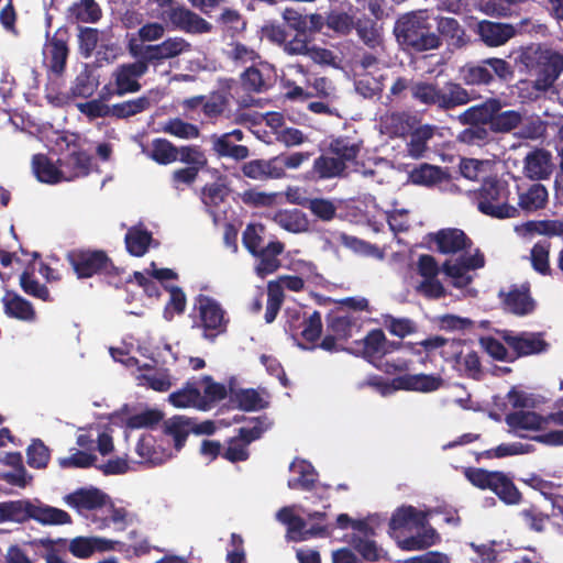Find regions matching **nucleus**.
Returning <instances> with one entry per match:
<instances>
[{
  "instance_id": "f257e3e1",
  "label": "nucleus",
  "mask_w": 563,
  "mask_h": 563,
  "mask_svg": "<svg viewBox=\"0 0 563 563\" xmlns=\"http://www.w3.org/2000/svg\"><path fill=\"white\" fill-rule=\"evenodd\" d=\"M406 91H410L412 100L417 103L443 112L466 106L476 98L462 84L454 80H446L440 86L435 81L413 80L406 77L395 79L389 95L401 99L406 97Z\"/></svg>"
},
{
  "instance_id": "f03ea898",
  "label": "nucleus",
  "mask_w": 563,
  "mask_h": 563,
  "mask_svg": "<svg viewBox=\"0 0 563 563\" xmlns=\"http://www.w3.org/2000/svg\"><path fill=\"white\" fill-rule=\"evenodd\" d=\"M394 34L402 47L416 53L438 49L443 44L424 11L401 15L395 23Z\"/></svg>"
},
{
  "instance_id": "7ed1b4c3",
  "label": "nucleus",
  "mask_w": 563,
  "mask_h": 563,
  "mask_svg": "<svg viewBox=\"0 0 563 563\" xmlns=\"http://www.w3.org/2000/svg\"><path fill=\"white\" fill-rule=\"evenodd\" d=\"M428 512L417 509L411 505L398 507L389 520V530L421 529L416 536H410L399 541V545L406 551H419L428 549L440 541V536L428 522Z\"/></svg>"
},
{
  "instance_id": "20e7f679",
  "label": "nucleus",
  "mask_w": 563,
  "mask_h": 563,
  "mask_svg": "<svg viewBox=\"0 0 563 563\" xmlns=\"http://www.w3.org/2000/svg\"><path fill=\"white\" fill-rule=\"evenodd\" d=\"M517 63L521 71L537 79V85L550 89L563 73V53L542 45L522 49Z\"/></svg>"
},
{
  "instance_id": "39448f33",
  "label": "nucleus",
  "mask_w": 563,
  "mask_h": 563,
  "mask_svg": "<svg viewBox=\"0 0 563 563\" xmlns=\"http://www.w3.org/2000/svg\"><path fill=\"white\" fill-rule=\"evenodd\" d=\"M509 197L508 183L496 177L484 179L475 192L478 211L495 219H510L520 216L519 209L508 202Z\"/></svg>"
},
{
  "instance_id": "423d86ee",
  "label": "nucleus",
  "mask_w": 563,
  "mask_h": 563,
  "mask_svg": "<svg viewBox=\"0 0 563 563\" xmlns=\"http://www.w3.org/2000/svg\"><path fill=\"white\" fill-rule=\"evenodd\" d=\"M460 76L466 86H492L496 81L508 82L515 76L509 62L499 57H487L468 62L460 68Z\"/></svg>"
},
{
  "instance_id": "0eeeda50",
  "label": "nucleus",
  "mask_w": 563,
  "mask_h": 563,
  "mask_svg": "<svg viewBox=\"0 0 563 563\" xmlns=\"http://www.w3.org/2000/svg\"><path fill=\"white\" fill-rule=\"evenodd\" d=\"M442 384L443 379L440 376L429 374H405L402 376L395 377L391 380V384L386 382L384 377L373 374L366 379L358 382L357 389L373 387L382 395L389 394L391 389L430 393L438 390Z\"/></svg>"
},
{
  "instance_id": "6e6552de",
  "label": "nucleus",
  "mask_w": 563,
  "mask_h": 563,
  "mask_svg": "<svg viewBox=\"0 0 563 563\" xmlns=\"http://www.w3.org/2000/svg\"><path fill=\"white\" fill-rule=\"evenodd\" d=\"M465 475L474 486L494 492L506 505H519L522 500L521 492L504 472L468 468Z\"/></svg>"
},
{
  "instance_id": "1a4fd4ad",
  "label": "nucleus",
  "mask_w": 563,
  "mask_h": 563,
  "mask_svg": "<svg viewBox=\"0 0 563 563\" xmlns=\"http://www.w3.org/2000/svg\"><path fill=\"white\" fill-rule=\"evenodd\" d=\"M66 261L78 279L111 275L117 271L113 261L103 250L74 249L67 252Z\"/></svg>"
},
{
  "instance_id": "9d476101",
  "label": "nucleus",
  "mask_w": 563,
  "mask_h": 563,
  "mask_svg": "<svg viewBox=\"0 0 563 563\" xmlns=\"http://www.w3.org/2000/svg\"><path fill=\"white\" fill-rule=\"evenodd\" d=\"M198 310L199 328L203 330V338L213 341L228 330L230 318L220 302L207 295H198L195 299Z\"/></svg>"
},
{
  "instance_id": "9b49d317",
  "label": "nucleus",
  "mask_w": 563,
  "mask_h": 563,
  "mask_svg": "<svg viewBox=\"0 0 563 563\" xmlns=\"http://www.w3.org/2000/svg\"><path fill=\"white\" fill-rule=\"evenodd\" d=\"M190 44L183 37H168L161 44L141 45L134 40L128 44L129 53L133 57H141L150 66L157 65L164 59H169L189 51Z\"/></svg>"
},
{
  "instance_id": "f8f14e48",
  "label": "nucleus",
  "mask_w": 563,
  "mask_h": 563,
  "mask_svg": "<svg viewBox=\"0 0 563 563\" xmlns=\"http://www.w3.org/2000/svg\"><path fill=\"white\" fill-rule=\"evenodd\" d=\"M133 63H124L113 70V95L122 97L141 90L140 79L147 73L148 66L141 57H135Z\"/></svg>"
},
{
  "instance_id": "ddd939ff",
  "label": "nucleus",
  "mask_w": 563,
  "mask_h": 563,
  "mask_svg": "<svg viewBox=\"0 0 563 563\" xmlns=\"http://www.w3.org/2000/svg\"><path fill=\"white\" fill-rule=\"evenodd\" d=\"M500 335L503 341L512 350L515 361L519 357L545 352L549 347V343L540 332H521L516 334L510 330H504L500 332Z\"/></svg>"
},
{
  "instance_id": "4468645a",
  "label": "nucleus",
  "mask_w": 563,
  "mask_h": 563,
  "mask_svg": "<svg viewBox=\"0 0 563 563\" xmlns=\"http://www.w3.org/2000/svg\"><path fill=\"white\" fill-rule=\"evenodd\" d=\"M46 47L49 54V68L56 74L64 73L69 56L68 42L70 33L67 26L58 27L55 33L49 37V32H46Z\"/></svg>"
},
{
  "instance_id": "2eb2a0df",
  "label": "nucleus",
  "mask_w": 563,
  "mask_h": 563,
  "mask_svg": "<svg viewBox=\"0 0 563 563\" xmlns=\"http://www.w3.org/2000/svg\"><path fill=\"white\" fill-rule=\"evenodd\" d=\"M476 33L487 47H499L511 40L517 30L509 23L482 20L477 23Z\"/></svg>"
},
{
  "instance_id": "dca6fc26",
  "label": "nucleus",
  "mask_w": 563,
  "mask_h": 563,
  "mask_svg": "<svg viewBox=\"0 0 563 563\" xmlns=\"http://www.w3.org/2000/svg\"><path fill=\"white\" fill-rule=\"evenodd\" d=\"M430 239L437 244V250L441 254H456L470 250L473 245L465 232L456 228L441 229L431 233Z\"/></svg>"
},
{
  "instance_id": "f3484780",
  "label": "nucleus",
  "mask_w": 563,
  "mask_h": 563,
  "mask_svg": "<svg viewBox=\"0 0 563 563\" xmlns=\"http://www.w3.org/2000/svg\"><path fill=\"white\" fill-rule=\"evenodd\" d=\"M285 251V244L278 240L269 241L265 246L252 255L256 260L254 272L257 277L265 278L268 275L277 272L282 262L279 256Z\"/></svg>"
},
{
  "instance_id": "a211bd4d",
  "label": "nucleus",
  "mask_w": 563,
  "mask_h": 563,
  "mask_svg": "<svg viewBox=\"0 0 563 563\" xmlns=\"http://www.w3.org/2000/svg\"><path fill=\"white\" fill-rule=\"evenodd\" d=\"M165 12L173 25L187 33L202 34L212 30L208 21L185 7H174Z\"/></svg>"
},
{
  "instance_id": "6ab92c4d",
  "label": "nucleus",
  "mask_w": 563,
  "mask_h": 563,
  "mask_svg": "<svg viewBox=\"0 0 563 563\" xmlns=\"http://www.w3.org/2000/svg\"><path fill=\"white\" fill-rule=\"evenodd\" d=\"M501 109V100L496 97H490L482 103L467 108L457 119L460 123H479L490 128L495 113Z\"/></svg>"
},
{
  "instance_id": "aec40b11",
  "label": "nucleus",
  "mask_w": 563,
  "mask_h": 563,
  "mask_svg": "<svg viewBox=\"0 0 563 563\" xmlns=\"http://www.w3.org/2000/svg\"><path fill=\"white\" fill-rule=\"evenodd\" d=\"M102 16V9L96 0H76L66 11L67 20L78 25L96 24Z\"/></svg>"
},
{
  "instance_id": "412c9836",
  "label": "nucleus",
  "mask_w": 563,
  "mask_h": 563,
  "mask_svg": "<svg viewBox=\"0 0 563 563\" xmlns=\"http://www.w3.org/2000/svg\"><path fill=\"white\" fill-rule=\"evenodd\" d=\"M120 544L100 537H77L69 543V552L78 559H88L96 552H107L114 550V545Z\"/></svg>"
},
{
  "instance_id": "4be33fe9",
  "label": "nucleus",
  "mask_w": 563,
  "mask_h": 563,
  "mask_svg": "<svg viewBox=\"0 0 563 563\" xmlns=\"http://www.w3.org/2000/svg\"><path fill=\"white\" fill-rule=\"evenodd\" d=\"M1 302L3 305V311L8 317L24 322L35 321L36 311L32 302L23 298L18 292L13 290H7L1 299Z\"/></svg>"
},
{
  "instance_id": "5701e85b",
  "label": "nucleus",
  "mask_w": 563,
  "mask_h": 563,
  "mask_svg": "<svg viewBox=\"0 0 563 563\" xmlns=\"http://www.w3.org/2000/svg\"><path fill=\"white\" fill-rule=\"evenodd\" d=\"M108 495L96 487L78 488L77 490L68 494L65 500L68 506L77 510H95L103 507L107 504Z\"/></svg>"
},
{
  "instance_id": "b1692460",
  "label": "nucleus",
  "mask_w": 563,
  "mask_h": 563,
  "mask_svg": "<svg viewBox=\"0 0 563 563\" xmlns=\"http://www.w3.org/2000/svg\"><path fill=\"white\" fill-rule=\"evenodd\" d=\"M517 208L519 211L522 210L526 213H532L544 209L549 199L545 186L539 183L530 185L527 189H522L520 186H517Z\"/></svg>"
},
{
  "instance_id": "393cba45",
  "label": "nucleus",
  "mask_w": 563,
  "mask_h": 563,
  "mask_svg": "<svg viewBox=\"0 0 563 563\" xmlns=\"http://www.w3.org/2000/svg\"><path fill=\"white\" fill-rule=\"evenodd\" d=\"M525 173L530 179L541 180L550 177L553 170L552 156L545 150H534L525 158Z\"/></svg>"
},
{
  "instance_id": "a878e982",
  "label": "nucleus",
  "mask_w": 563,
  "mask_h": 563,
  "mask_svg": "<svg viewBox=\"0 0 563 563\" xmlns=\"http://www.w3.org/2000/svg\"><path fill=\"white\" fill-rule=\"evenodd\" d=\"M278 161H274V157L269 159L256 158L249 162H245L241 166L242 174L253 180L265 181L268 179H279L280 173L276 163Z\"/></svg>"
},
{
  "instance_id": "bb28decb",
  "label": "nucleus",
  "mask_w": 563,
  "mask_h": 563,
  "mask_svg": "<svg viewBox=\"0 0 563 563\" xmlns=\"http://www.w3.org/2000/svg\"><path fill=\"white\" fill-rule=\"evenodd\" d=\"M32 169L37 180L45 184H58L63 180H70L73 177H65L51 158L45 154H35L32 157Z\"/></svg>"
},
{
  "instance_id": "cd10ccee",
  "label": "nucleus",
  "mask_w": 563,
  "mask_h": 563,
  "mask_svg": "<svg viewBox=\"0 0 563 563\" xmlns=\"http://www.w3.org/2000/svg\"><path fill=\"white\" fill-rule=\"evenodd\" d=\"M505 307L517 316H526L533 312L536 302L530 295L528 286L518 288L514 286L504 298Z\"/></svg>"
},
{
  "instance_id": "c85d7f7f",
  "label": "nucleus",
  "mask_w": 563,
  "mask_h": 563,
  "mask_svg": "<svg viewBox=\"0 0 563 563\" xmlns=\"http://www.w3.org/2000/svg\"><path fill=\"white\" fill-rule=\"evenodd\" d=\"M505 421L515 431H540L547 428L545 416L534 411L517 410L507 413Z\"/></svg>"
},
{
  "instance_id": "c756f323",
  "label": "nucleus",
  "mask_w": 563,
  "mask_h": 563,
  "mask_svg": "<svg viewBox=\"0 0 563 563\" xmlns=\"http://www.w3.org/2000/svg\"><path fill=\"white\" fill-rule=\"evenodd\" d=\"M31 519L44 526H59L71 522L70 515L59 508L35 500L32 503Z\"/></svg>"
},
{
  "instance_id": "7c9ffc66",
  "label": "nucleus",
  "mask_w": 563,
  "mask_h": 563,
  "mask_svg": "<svg viewBox=\"0 0 563 563\" xmlns=\"http://www.w3.org/2000/svg\"><path fill=\"white\" fill-rule=\"evenodd\" d=\"M32 503L30 499L0 503V523L7 521L24 523L31 520Z\"/></svg>"
},
{
  "instance_id": "2f4dec72",
  "label": "nucleus",
  "mask_w": 563,
  "mask_h": 563,
  "mask_svg": "<svg viewBox=\"0 0 563 563\" xmlns=\"http://www.w3.org/2000/svg\"><path fill=\"white\" fill-rule=\"evenodd\" d=\"M361 147V141H355L350 136H339L330 142L329 152L347 167L350 163L356 161Z\"/></svg>"
},
{
  "instance_id": "473e14b6",
  "label": "nucleus",
  "mask_w": 563,
  "mask_h": 563,
  "mask_svg": "<svg viewBox=\"0 0 563 563\" xmlns=\"http://www.w3.org/2000/svg\"><path fill=\"white\" fill-rule=\"evenodd\" d=\"M191 430L192 419L184 416H174L164 421V433L173 439L176 451H180L184 448Z\"/></svg>"
},
{
  "instance_id": "72a5a7b5",
  "label": "nucleus",
  "mask_w": 563,
  "mask_h": 563,
  "mask_svg": "<svg viewBox=\"0 0 563 563\" xmlns=\"http://www.w3.org/2000/svg\"><path fill=\"white\" fill-rule=\"evenodd\" d=\"M353 550L360 554L362 563L366 562H390L387 552L378 547L377 542L360 536H353L351 540Z\"/></svg>"
},
{
  "instance_id": "f704fd0d",
  "label": "nucleus",
  "mask_w": 563,
  "mask_h": 563,
  "mask_svg": "<svg viewBox=\"0 0 563 563\" xmlns=\"http://www.w3.org/2000/svg\"><path fill=\"white\" fill-rule=\"evenodd\" d=\"M385 333L382 329L371 330L363 340L356 341L362 346L363 357L372 364L384 357Z\"/></svg>"
},
{
  "instance_id": "c9c22d12",
  "label": "nucleus",
  "mask_w": 563,
  "mask_h": 563,
  "mask_svg": "<svg viewBox=\"0 0 563 563\" xmlns=\"http://www.w3.org/2000/svg\"><path fill=\"white\" fill-rule=\"evenodd\" d=\"M446 177V173L441 167L428 163L420 164L409 173V179L412 184L427 187L441 184Z\"/></svg>"
},
{
  "instance_id": "e433bc0d",
  "label": "nucleus",
  "mask_w": 563,
  "mask_h": 563,
  "mask_svg": "<svg viewBox=\"0 0 563 563\" xmlns=\"http://www.w3.org/2000/svg\"><path fill=\"white\" fill-rule=\"evenodd\" d=\"M292 467L297 468L299 474L296 478H290L288 481V487L290 489H301L310 492L316 487V483L318 481V473L314 470L313 465L305 460H300L297 464L292 462L290 464V470Z\"/></svg>"
},
{
  "instance_id": "4c0bfd02",
  "label": "nucleus",
  "mask_w": 563,
  "mask_h": 563,
  "mask_svg": "<svg viewBox=\"0 0 563 563\" xmlns=\"http://www.w3.org/2000/svg\"><path fill=\"white\" fill-rule=\"evenodd\" d=\"M152 241V233L139 227L130 228L124 238L126 251L136 257L143 256L147 252Z\"/></svg>"
},
{
  "instance_id": "58836bf2",
  "label": "nucleus",
  "mask_w": 563,
  "mask_h": 563,
  "mask_svg": "<svg viewBox=\"0 0 563 563\" xmlns=\"http://www.w3.org/2000/svg\"><path fill=\"white\" fill-rule=\"evenodd\" d=\"M358 319L350 313L329 314L327 318V329L339 338L347 340L352 336L353 330L360 328Z\"/></svg>"
},
{
  "instance_id": "ea45409f",
  "label": "nucleus",
  "mask_w": 563,
  "mask_h": 563,
  "mask_svg": "<svg viewBox=\"0 0 563 563\" xmlns=\"http://www.w3.org/2000/svg\"><path fill=\"white\" fill-rule=\"evenodd\" d=\"M346 166L334 156L320 155L313 162L312 172L319 179L345 176Z\"/></svg>"
},
{
  "instance_id": "a19ab883",
  "label": "nucleus",
  "mask_w": 563,
  "mask_h": 563,
  "mask_svg": "<svg viewBox=\"0 0 563 563\" xmlns=\"http://www.w3.org/2000/svg\"><path fill=\"white\" fill-rule=\"evenodd\" d=\"M151 99L147 96H141L135 99L114 103L111 106V117L115 119H129L140 114L151 108Z\"/></svg>"
},
{
  "instance_id": "79ce46f5",
  "label": "nucleus",
  "mask_w": 563,
  "mask_h": 563,
  "mask_svg": "<svg viewBox=\"0 0 563 563\" xmlns=\"http://www.w3.org/2000/svg\"><path fill=\"white\" fill-rule=\"evenodd\" d=\"M439 36L442 38L445 37L452 42L457 47L464 46L466 41L465 30L462 27L460 22L451 16H440L437 23V31Z\"/></svg>"
},
{
  "instance_id": "37998d69",
  "label": "nucleus",
  "mask_w": 563,
  "mask_h": 563,
  "mask_svg": "<svg viewBox=\"0 0 563 563\" xmlns=\"http://www.w3.org/2000/svg\"><path fill=\"white\" fill-rule=\"evenodd\" d=\"M519 517L529 530L537 533H543L551 519L550 515L543 512L536 504H530L528 507L521 509Z\"/></svg>"
},
{
  "instance_id": "c03bdc74",
  "label": "nucleus",
  "mask_w": 563,
  "mask_h": 563,
  "mask_svg": "<svg viewBox=\"0 0 563 563\" xmlns=\"http://www.w3.org/2000/svg\"><path fill=\"white\" fill-rule=\"evenodd\" d=\"M19 284L24 294L46 302L53 301L48 288L37 280L33 269H24L20 275Z\"/></svg>"
},
{
  "instance_id": "a18cd8bd",
  "label": "nucleus",
  "mask_w": 563,
  "mask_h": 563,
  "mask_svg": "<svg viewBox=\"0 0 563 563\" xmlns=\"http://www.w3.org/2000/svg\"><path fill=\"white\" fill-rule=\"evenodd\" d=\"M229 194L228 187L223 183H212L207 184L202 188V197L201 200L203 205L207 207V210L213 219H217V212L213 210L219 207L225 199Z\"/></svg>"
},
{
  "instance_id": "49530a36",
  "label": "nucleus",
  "mask_w": 563,
  "mask_h": 563,
  "mask_svg": "<svg viewBox=\"0 0 563 563\" xmlns=\"http://www.w3.org/2000/svg\"><path fill=\"white\" fill-rule=\"evenodd\" d=\"M302 330L300 332L301 338L311 343V346H306L302 343H299L298 346L303 350H313L317 347L314 344L321 336L322 333V320L321 313L319 311H313L308 318L302 320Z\"/></svg>"
},
{
  "instance_id": "de8ad7c7",
  "label": "nucleus",
  "mask_w": 563,
  "mask_h": 563,
  "mask_svg": "<svg viewBox=\"0 0 563 563\" xmlns=\"http://www.w3.org/2000/svg\"><path fill=\"white\" fill-rule=\"evenodd\" d=\"M101 32L98 29L77 25V44L79 54L89 58L92 56L100 40Z\"/></svg>"
},
{
  "instance_id": "09e8293b",
  "label": "nucleus",
  "mask_w": 563,
  "mask_h": 563,
  "mask_svg": "<svg viewBox=\"0 0 563 563\" xmlns=\"http://www.w3.org/2000/svg\"><path fill=\"white\" fill-rule=\"evenodd\" d=\"M213 150L220 157H231L242 161L249 157L250 150L245 145H235L228 135H220L213 140Z\"/></svg>"
},
{
  "instance_id": "8fccbe9b",
  "label": "nucleus",
  "mask_w": 563,
  "mask_h": 563,
  "mask_svg": "<svg viewBox=\"0 0 563 563\" xmlns=\"http://www.w3.org/2000/svg\"><path fill=\"white\" fill-rule=\"evenodd\" d=\"M522 122V114L517 110H498L489 130L494 133H510Z\"/></svg>"
},
{
  "instance_id": "3c124183",
  "label": "nucleus",
  "mask_w": 563,
  "mask_h": 563,
  "mask_svg": "<svg viewBox=\"0 0 563 563\" xmlns=\"http://www.w3.org/2000/svg\"><path fill=\"white\" fill-rule=\"evenodd\" d=\"M98 87V80L93 77L92 73L85 68L80 71L73 81L69 95L73 98H89Z\"/></svg>"
},
{
  "instance_id": "603ef678",
  "label": "nucleus",
  "mask_w": 563,
  "mask_h": 563,
  "mask_svg": "<svg viewBox=\"0 0 563 563\" xmlns=\"http://www.w3.org/2000/svg\"><path fill=\"white\" fill-rule=\"evenodd\" d=\"M150 157L161 165H167L177 161L178 148L166 139H155Z\"/></svg>"
},
{
  "instance_id": "864d4df0",
  "label": "nucleus",
  "mask_w": 563,
  "mask_h": 563,
  "mask_svg": "<svg viewBox=\"0 0 563 563\" xmlns=\"http://www.w3.org/2000/svg\"><path fill=\"white\" fill-rule=\"evenodd\" d=\"M230 93L228 91H213L205 99L202 112L207 118L221 117L229 108Z\"/></svg>"
},
{
  "instance_id": "5fc2aeb1",
  "label": "nucleus",
  "mask_w": 563,
  "mask_h": 563,
  "mask_svg": "<svg viewBox=\"0 0 563 563\" xmlns=\"http://www.w3.org/2000/svg\"><path fill=\"white\" fill-rule=\"evenodd\" d=\"M384 327L388 332L400 339L417 332V323L409 318H396L391 314L383 316Z\"/></svg>"
},
{
  "instance_id": "6e6d98bb",
  "label": "nucleus",
  "mask_w": 563,
  "mask_h": 563,
  "mask_svg": "<svg viewBox=\"0 0 563 563\" xmlns=\"http://www.w3.org/2000/svg\"><path fill=\"white\" fill-rule=\"evenodd\" d=\"M275 220L283 229L292 233L303 232L308 228V220L299 210L279 212Z\"/></svg>"
},
{
  "instance_id": "4d7b16f0",
  "label": "nucleus",
  "mask_w": 563,
  "mask_h": 563,
  "mask_svg": "<svg viewBox=\"0 0 563 563\" xmlns=\"http://www.w3.org/2000/svg\"><path fill=\"white\" fill-rule=\"evenodd\" d=\"M265 227L261 223H250L242 233L243 246L251 255L256 254L264 245Z\"/></svg>"
},
{
  "instance_id": "13d9d810",
  "label": "nucleus",
  "mask_w": 563,
  "mask_h": 563,
  "mask_svg": "<svg viewBox=\"0 0 563 563\" xmlns=\"http://www.w3.org/2000/svg\"><path fill=\"white\" fill-rule=\"evenodd\" d=\"M463 125H468V128L464 129L459 139L461 142L470 144V145H484L490 141V130L487 129L485 124L479 123H462Z\"/></svg>"
},
{
  "instance_id": "bf43d9fd",
  "label": "nucleus",
  "mask_w": 563,
  "mask_h": 563,
  "mask_svg": "<svg viewBox=\"0 0 563 563\" xmlns=\"http://www.w3.org/2000/svg\"><path fill=\"white\" fill-rule=\"evenodd\" d=\"M283 301L284 292L282 286L277 283L271 282L267 286V301L264 316L267 323H272L276 319Z\"/></svg>"
},
{
  "instance_id": "052dcab7",
  "label": "nucleus",
  "mask_w": 563,
  "mask_h": 563,
  "mask_svg": "<svg viewBox=\"0 0 563 563\" xmlns=\"http://www.w3.org/2000/svg\"><path fill=\"white\" fill-rule=\"evenodd\" d=\"M234 400L238 407L244 411H256L267 407V402L254 388L240 389L235 393Z\"/></svg>"
},
{
  "instance_id": "680f3d73",
  "label": "nucleus",
  "mask_w": 563,
  "mask_h": 563,
  "mask_svg": "<svg viewBox=\"0 0 563 563\" xmlns=\"http://www.w3.org/2000/svg\"><path fill=\"white\" fill-rule=\"evenodd\" d=\"M163 131L184 140L196 139L200 134V131L196 124L186 122L180 118L168 120L164 125Z\"/></svg>"
},
{
  "instance_id": "e2e57ef3",
  "label": "nucleus",
  "mask_w": 563,
  "mask_h": 563,
  "mask_svg": "<svg viewBox=\"0 0 563 563\" xmlns=\"http://www.w3.org/2000/svg\"><path fill=\"white\" fill-rule=\"evenodd\" d=\"M550 242L539 241L531 249V264L536 272L541 275H550L549 264Z\"/></svg>"
},
{
  "instance_id": "0e129e2a",
  "label": "nucleus",
  "mask_w": 563,
  "mask_h": 563,
  "mask_svg": "<svg viewBox=\"0 0 563 563\" xmlns=\"http://www.w3.org/2000/svg\"><path fill=\"white\" fill-rule=\"evenodd\" d=\"M140 384L155 391L164 393L172 387L170 374L167 368H161L153 374H141Z\"/></svg>"
},
{
  "instance_id": "69168bd1",
  "label": "nucleus",
  "mask_w": 563,
  "mask_h": 563,
  "mask_svg": "<svg viewBox=\"0 0 563 563\" xmlns=\"http://www.w3.org/2000/svg\"><path fill=\"white\" fill-rule=\"evenodd\" d=\"M325 23L329 29L343 35L349 34L355 27L354 15L340 10L330 11Z\"/></svg>"
},
{
  "instance_id": "338daca9",
  "label": "nucleus",
  "mask_w": 563,
  "mask_h": 563,
  "mask_svg": "<svg viewBox=\"0 0 563 563\" xmlns=\"http://www.w3.org/2000/svg\"><path fill=\"white\" fill-rule=\"evenodd\" d=\"M169 291V300L167 301L164 309V317L167 320H172L174 314H181L185 312L187 298L184 290L178 286H165Z\"/></svg>"
},
{
  "instance_id": "774afa93",
  "label": "nucleus",
  "mask_w": 563,
  "mask_h": 563,
  "mask_svg": "<svg viewBox=\"0 0 563 563\" xmlns=\"http://www.w3.org/2000/svg\"><path fill=\"white\" fill-rule=\"evenodd\" d=\"M49 461V450L40 439H35L26 450V462L33 468H44Z\"/></svg>"
}]
</instances>
